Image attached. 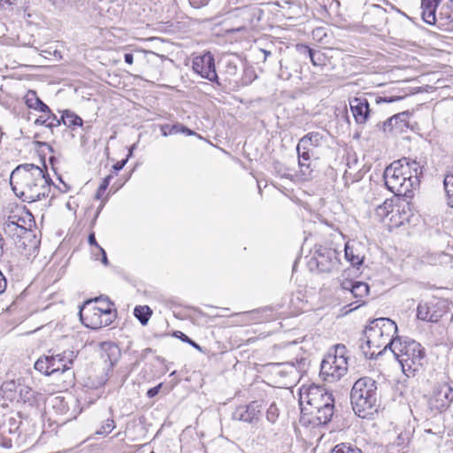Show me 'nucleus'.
Instances as JSON below:
<instances>
[{
    "label": "nucleus",
    "instance_id": "20",
    "mask_svg": "<svg viewBox=\"0 0 453 453\" xmlns=\"http://www.w3.org/2000/svg\"><path fill=\"white\" fill-rule=\"evenodd\" d=\"M25 103L30 109L50 114L51 111L38 96L35 91L28 90L25 96Z\"/></svg>",
    "mask_w": 453,
    "mask_h": 453
},
{
    "label": "nucleus",
    "instance_id": "26",
    "mask_svg": "<svg viewBox=\"0 0 453 453\" xmlns=\"http://www.w3.org/2000/svg\"><path fill=\"white\" fill-rule=\"evenodd\" d=\"M298 153V165L303 175L307 176L311 173L310 165L307 163L311 158V148L307 147L306 150H297Z\"/></svg>",
    "mask_w": 453,
    "mask_h": 453
},
{
    "label": "nucleus",
    "instance_id": "7",
    "mask_svg": "<svg viewBox=\"0 0 453 453\" xmlns=\"http://www.w3.org/2000/svg\"><path fill=\"white\" fill-rule=\"evenodd\" d=\"M383 178L387 188L398 196L411 197L412 191L420 184L419 179L407 180L406 177L395 170V165H391L385 169Z\"/></svg>",
    "mask_w": 453,
    "mask_h": 453
},
{
    "label": "nucleus",
    "instance_id": "19",
    "mask_svg": "<svg viewBox=\"0 0 453 453\" xmlns=\"http://www.w3.org/2000/svg\"><path fill=\"white\" fill-rule=\"evenodd\" d=\"M325 140V136L320 132H311L302 137L297 144L296 150H306L307 147H319Z\"/></svg>",
    "mask_w": 453,
    "mask_h": 453
},
{
    "label": "nucleus",
    "instance_id": "28",
    "mask_svg": "<svg viewBox=\"0 0 453 453\" xmlns=\"http://www.w3.org/2000/svg\"><path fill=\"white\" fill-rule=\"evenodd\" d=\"M93 301L96 302V304L97 303H99L100 305H97V309L105 310V311H104L103 315L105 318H108L111 321H113V319L116 317V313H115V311L112 309V305H113L112 303H111L107 297H105V298L97 297V298H95Z\"/></svg>",
    "mask_w": 453,
    "mask_h": 453
},
{
    "label": "nucleus",
    "instance_id": "49",
    "mask_svg": "<svg viewBox=\"0 0 453 453\" xmlns=\"http://www.w3.org/2000/svg\"><path fill=\"white\" fill-rule=\"evenodd\" d=\"M279 77L285 81H288L291 78V73L288 71V67L283 66V65L281 63H280V70L279 73Z\"/></svg>",
    "mask_w": 453,
    "mask_h": 453
},
{
    "label": "nucleus",
    "instance_id": "4",
    "mask_svg": "<svg viewBox=\"0 0 453 453\" xmlns=\"http://www.w3.org/2000/svg\"><path fill=\"white\" fill-rule=\"evenodd\" d=\"M393 354L402 366L403 372L410 377L423 366L425 349L420 343L411 339L397 338Z\"/></svg>",
    "mask_w": 453,
    "mask_h": 453
},
{
    "label": "nucleus",
    "instance_id": "2",
    "mask_svg": "<svg viewBox=\"0 0 453 453\" xmlns=\"http://www.w3.org/2000/svg\"><path fill=\"white\" fill-rule=\"evenodd\" d=\"M299 403L303 417L308 416V422L312 426L327 424L334 414V399L326 388L311 385L302 388Z\"/></svg>",
    "mask_w": 453,
    "mask_h": 453
},
{
    "label": "nucleus",
    "instance_id": "59",
    "mask_svg": "<svg viewBox=\"0 0 453 453\" xmlns=\"http://www.w3.org/2000/svg\"><path fill=\"white\" fill-rule=\"evenodd\" d=\"M373 9L380 14H384L385 11L379 4H372Z\"/></svg>",
    "mask_w": 453,
    "mask_h": 453
},
{
    "label": "nucleus",
    "instance_id": "8",
    "mask_svg": "<svg viewBox=\"0 0 453 453\" xmlns=\"http://www.w3.org/2000/svg\"><path fill=\"white\" fill-rule=\"evenodd\" d=\"M308 265L311 270L317 269L320 273H332L339 267V252L334 249L321 245L315 246Z\"/></svg>",
    "mask_w": 453,
    "mask_h": 453
},
{
    "label": "nucleus",
    "instance_id": "14",
    "mask_svg": "<svg viewBox=\"0 0 453 453\" xmlns=\"http://www.w3.org/2000/svg\"><path fill=\"white\" fill-rule=\"evenodd\" d=\"M50 357V372L55 374L57 372H64L71 369L76 354L73 350H65L58 355Z\"/></svg>",
    "mask_w": 453,
    "mask_h": 453
},
{
    "label": "nucleus",
    "instance_id": "43",
    "mask_svg": "<svg viewBox=\"0 0 453 453\" xmlns=\"http://www.w3.org/2000/svg\"><path fill=\"white\" fill-rule=\"evenodd\" d=\"M403 98L401 96H378L375 98L376 104L380 103H393L399 101Z\"/></svg>",
    "mask_w": 453,
    "mask_h": 453
},
{
    "label": "nucleus",
    "instance_id": "18",
    "mask_svg": "<svg viewBox=\"0 0 453 453\" xmlns=\"http://www.w3.org/2000/svg\"><path fill=\"white\" fill-rule=\"evenodd\" d=\"M436 23L445 29L453 28V0L441 7Z\"/></svg>",
    "mask_w": 453,
    "mask_h": 453
},
{
    "label": "nucleus",
    "instance_id": "42",
    "mask_svg": "<svg viewBox=\"0 0 453 453\" xmlns=\"http://www.w3.org/2000/svg\"><path fill=\"white\" fill-rule=\"evenodd\" d=\"M278 417L279 409L277 405L274 403H273L266 410V419L271 423H274Z\"/></svg>",
    "mask_w": 453,
    "mask_h": 453
},
{
    "label": "nucleus",
    "instance_id": "61",
    "mask_svg": "<svg viewBox=\"0 0 453 453\" xmlns=\"http://www.w3.org/2000/svg\"><path fill=\"white\" fill-rule=\"evenodd\" d=\"M16 1L17 0H0V2L2 4H9V5L15 4Z\"/></svg>",
    "mask_w": 453,
    "mask_h": 453
},
{
    "label": "nucleus",
    "instance_id": "17",
    "mask_svg": "<svg viewBox=\"0 0 453 453\" xmlns=\"http://www.w3.org/2000/svg\"><path fill=\"white\" fill-rule=\"evenodd\" d=\"M441 0H422L421 1V15L423 20L429 24L434 25L437 22L436 9L440 4Z\"/></svg>",
    "mask_w": 453,
    "mask_h": 453
},
{
    "label": "nucleus",
    "instance_id": "52",
    "mask_svg": "<svg viewBox=\"0 0 453 453\" xmlns=\"http://www.w3.org/2000/svg\"><path fill=\"white\" fill-rule=\"evenodd\" d=\"M127 162V158L126 159H123V160H120V161H118L114 165H113V169L115 171H120L121 169H123V167L126 165Z\"/></svg>",
    "mask_w": 453,
    "mask_h": 453
},
{
    "label": "nucleus",
    "instance_id": "39",
    "mask_svg": "<svg viewBox=\"0 0 453 453\" xmlns=\"http://www.w3.org/2000/svg\"><path fill=\"white\" fill-rule=\"evenodd\" d=\"M310 60L315 66H325L326 65L327 57L321 50H314Z\"/></svg>",
    "mask_w": 453,
    "mask_h": 453
},
{
    "label": "nucleus",
    "instance_id": "9",
    "mask_svg": "<svg viewBox=\"0 0 453 453\" xmlns=\"http://www.w3.org/2000/svg\"><path fill=\"white\" fill-rule=\"evenodd\" d=\"M104 311V309H97L95 301H86L79 312L82 324L91 329H99L109 326L112 321L103 315Z\"/></svg>",
    "mask_w": 453,
    "mask_h": 453
},
{
    "label": "nucleus",
    "instance_id": "6",
    "mask_svg": "<svg viewBox=\"0 0 453 453\" xmlns=\"http://www.w3.org/2000/svg\"><path fill=\"white\" fill-rule=\"evenodd\" d=\"M347 349L344 345H336L334 353H328L323 359L320 372L330 382L340 380L348 371Z\"/></svg>",
    "mask_w": 453,
    "mask_h": 453
},
{
    "label": "nucleus",
    "instance_id": "5",
    "mask_svg": "<svg viewBox=\"0 0 453 453\" xmlns=\"http://www.w3.org/2000/svg\"><path fill=\"white\" fill-rule=\"evenodd\" d=\"M365 332L366 344H372L376 349L382 348L380 350L382 352L388 349L393 352V344L399 338L398 336L394 337L397 332L396 324L388 318H380L373 320Z\"/></svg>",
    "mask_w": 453,
    "mask_h": 453
},
{
    "label": "nucleus",
    "instance_id": "57",
    "mask_svg": "<svg viewBox=\"0 0 453 453\" xmlns=\"http://www.w3.org/2000/svg\"><path fill=\"white\" fill-rule=\"evenodd\" d=\"M161 130H162V133H163V135H164V136H167V135H169V134H169L170 126H168V125L163 126V127H161Z\"/></svg>",
    "mask_w": 453,
    "mask_h": 453
},
{
    "label": "nucleus",
    "instance_id": "41",
    "mask_svg": "<svg viewBox=\"0 0 453 453\" xmlns=\"http://www.w3.org/2000/svg\"><path fill=\"white\" fill-rule=\"evenodd\" d=\"M115 427V422L112 418H107L104 420L98 430L96 431V434L107 435Z\"/></svg>",
    "mask_w": 453,
    "mask_h": 453
},
{
    "label": "nucleus",
    "instance_id": "46",
    "mask_svg": "<svg viewBox=\"0 0 453 453\" xmlns=\"http://www.w3.org/2000/svg\"><path fill=\"white\" fill-rule=\"evenodd\" d=\"M178 334H180V339L184 342H187L188 344H190L191 346H193L195 349H198V350H201V347L196 343L194 341H192L188 336H187L185 334H183L182 332H178Z\"/></svg>",
    "mask_w": 453,
    "mask_h": 453
},
{
    "label": "nucleus",
    "instance_id": "1",
    "mask_svg": "<svg viewBox=\"0 0 453 453\" xmlns=\"http://www.w3.org/2000/svg\"><path fill=\"white\" fill-rule=\"evenodd\" d=\"M10 184L14 194L27 203L49 197L52 180L43 170L34 164L18 165L11 173Z\"/></svg>",
    "mask_w": 453,
    "mask_h": 453
},
{
    "label": "nucleus",
    "instance_id": "25",
    "mask_svg": "<svg viewBox=\"0 0 453 453\" xmlns=\"http://www.w3.org/2000/svg\"><path fill=\"white\" fill-rule=\"evenodd\" d=\"M409 443V436L407 434H399L393 442L388 446L390 453H399L403 451Z\"/></svg>",
    "mask_w": 453,
    "mask_h": 453
},
{
    "label": "nucleus",
    "instance_id": "27",
    "mask_svg": "<svg viewBox=\"0 0 453 453\" xmlns=\"http://www.w3.org/2000/svg\"><path fill=\"white\" fill-rule=\"evenodd\" d=\"M61 120L63 124L69 128L81 127L83 124L82 119L70 111H65L63 112Z\"/></svg>",
    "mask_w": 453,
    "mask_h": 453
},
{
    "label": "nucleus",
    "instance_id": "44",
    "mask_svg": "<svg viewBox=\"0 0 453 453\" xmlns=\"http://www.w3.org/2000/svg\"><path fill=\"white\" fill-rule=\"evenodd\" d=\"M297 50L300 52V54L303 55L304 57H307L311 58V54L314 52L315 50L311 49L307 45H297Z\"/></svg>",
    "mask_w": 453,
    "mask_h": 453
},
{
    "label": "nucleus",
    "instance_id": "34",
    "mask_svg": "<svg viewBox=\"0 0 453 453\" xmlns=\"http://www.w3.org/2000/svg\"><path fill=\"white\" fill-rule=\"evenodd\" d=\"M360 342L359 348L366 358L372 359L382 353V351L376 352L377 349H374L372 344H366L365 334L362 339H360Z\"/></svg>",
    "mask_w": 453,
    "mask_h": 453
},
{
    "label": "nucleus",
    "instance_id": "47",
    "mask_svg": "<svg viewBox=\"0 0 453 453\" xmlns=\"http://www.w3.org/2000/svg\"><path fill=\"white\" fill-rule=\"evenodd\" d=\"M355 283L356 281L352 280L344 279L341 283V287L342 289L349 290L351 293L355 286Z\"/></svg>",
    "mask_w": 453,
    "mask_h": 453
},
{
    "label": "nucleus",
    "instance_id": "3",
    "mask_svg": "<svg viewBox=\"0 0 453 453\" xmlns=\"http://www.w3.org/2000/svg\"><path fill=\"white\" fill-rule=\"evenodd\" d=\"M350 400L353 411L359 417L372 414L379 400L376 381L370 377L358 379L352 387Z\"/></svg>",
    "mask_w": 453,
    "mask_h": 453
},
{
    "label": "nucleus",
    "instance_id": "13",
    "mask_svg": "<svg viewBox=\"0 0 453 453\" xmlns=\"http://www.w3.org/2000/svg\"><path fill=\"white\" fill-rule=\"evenodd\" d=\"M262 410V403L253 401L248 405L238 406L233 412V418L239 421L253 423L258 419Z\"/></svg>",
    "mask_w": 453,
    "mask_h": 453
},
{
    "label": "nucleus",
    "instance_id": "56",
    "mask_svg": "<svg viewBox=\"0 0 453 453\" xmlns=\"http://www.w3.org/2000/svg\"><path fill=\"white\" fill-rule=\"evenodd\" d=\"M100 252L103 255V257H102L103 264H104L105 265H108V259H107V257H106V253H105V251H104V250L103 248H100Z\"/></svg>",
    "mask_w": 453,
    "mask_h": 453
},
{
    "label": "nucleus",
    "instance_id": "24",
    "mask_svg": "<svg viewBox=\"0 0 453 453\" xmlns=\"http://www.w3.org/2000/svg\"><path fill=\"white\" fill-rule=\"evenodd\" d=\"M17 246L20 252L27 258L35 256L37 253L36 242L27 239V237L20 238Z\"/></svg>",
    "mask_w": 453,
    "mask_h": 453
},
{
    "label": "nucleus",
    "instance_id": "12",
    "mask_svg": "<svg viewBox=\"0 0 453 453\" xmlns=\"http://www.w3.org/2000/svg\"><path fill=\"white\" fill-rule=\"evenodd\" d=\"M391 165H395V170L399 172L406 180L419 179L423 174L424 165L417 161L407 157H403L397 161H394Z\"/></svg>",
    "mask_w": 453,
    "mask_h": 453
},
{
    "label": "nucleus",
    "instance_id": "11",
    "mask_svg": "<svg viewBox=\"0 0 453 453\" xmlns=\"http://www.w3.org/2000/svg\"><path fill=\"white\" fill-rule=\"evenodd\" d=\"M444 305L437 299L427 303H420L417 307V318L429 322H437L443 316Z\"/></svg>",
    "mask_w": 453,
    "mask_h": 453
},
{
    "label": "nucleus",
    "instance_id": "51",
    "mask_svg": "<svg viewBox=\"0 0 453 453\" xmlns=\"http://www.w3.org/2000/svg\"><path fill=\"white\" fill-rule=\"evenodd\" d=\"M189 4L195 8H201L206 5L210 0H188Z\"/></svg>",
    "mask_w": 453,
    "mask_h": 453
},
{
    "label": "nucleus",
    "instance_id": "62",
    "mask_svg": "<svg viewBox=\"0 0 453 453\" xmlns=\"http://www.w3.org/2000/svg\"><path fill=\"white\" fill-rule=\"evenodd\" d=\"M105 381H106V379H105V378H103V379L98 382V384H97V385H96L95 387H96V388L100 387V386L104 385V384L105 383Z\"/></svg>",
    "mask_w": 453,
    "mask_h": 453
},
{
    "label": "nucleus",
    "instance_id": "48",
    "mask_svg": "<svg viewBox=\"0 0 453 453\" xmlns=\"http://www.w3.org/2000/svg\"><path fill=\"white\" fill-rule=\"evenodd\" d=\"M111 179V175H108L107 177H105L103 180L102 183L100 184V186L98 188L97 196H99L101 193H103L106 190V188H108V186L110 184Z\"/></svg>",
    "mask_w": 453,
    "mask_h": 453
},
{
    "label": "nucleus",
    "instance_id": "33",
    "mask_svg": "<svg viewBox=\"0 0 453 453\" xmlns=\"http://www.w3.org/2000/svg\"><path fill=\"white\" fill-rule=\"evenodd\" d=\"M369 294V286L363 281H356L351 295L357 298V303L362 302V299Z\"/></svg>",
    "mask_w": 453,
    "mask_h": 453
},
{
    "label": "nucleus",
    "instance_id": "36",
    "mask_svg": "<svg viewBox=\"0 0 453 453\" xmlns=\"http://www.w3.org/2000/svg\"><path fill=\"white\" fill-rule=\"evenodd\" d=\"M35 369L46 375H51L50 372V357L44 356L37 359L35 363Z\"/></svg>",
    "mask_w": 453,
    "mask_h": 453
},
{
    "label": "nucleus",
    "instance_id": "58",
    "mask_svg": "<svg viewBox=\"0 0 453 453\" xmlns=\"http://www.w3.org/2000/svg\"><path fill=\"white\" fill-rule=\"evenodd\" d=\"M4 240L2 236V234H0V257L4 254Z\"/></svg>",
    "mask_w": 453,
    "mask_h": 453
},
{
    "label": "nucleus",
    "instance_id": "38",
    "mask_svg": "<svg viewBox=\"0 0 453 453\" xmlns=\"http://www.w3.org/2000/svg\"><path fill=\"white\" fill-rule=\"evenodd\" d=\"M36 125H44L48 127H57L60 124V121L57 119V117L51 112L48 114L47 119H43L42 116L38 118L35 122Z\"/></svg>",
    "mask_w": 453,
    "mask_h": 453
},
{
    "label": "nucleus",
    "instance_id": "21",
    "mask_svg": "<svg viewBox=\"0 0 453 453\" xmlns=\"http://www.w3.org/2000/svg\"><path fill=\"white\" fill-rule=\"evenodd\" d=\"M119 349L118 346L111 342H104L102 345V357L104 362H108L110 366H112L118 360L119 356Z\"/></svg>",
    "mask_w": 453,
    "mask_h": 453
},
{
    "label": "nucleus",
    "instance_id": "23",
    "mask_svg": "<svg viewBox=\"0 0 453 453\" xmlns=\"http://www.w3.org/2000/svg\"><path fill=\"white\" fill-rule=\"evenodd\" d=\"M222 73L225 75L226 81L229 83L236 82V77L238 74V60L236 58L226 59Z\"/></svg>",
    "mask_w": 453,
    "mask_h": 453
},
{
    "label": "nucleus",
    "instance_id": "40",
    "mask_svg": "<svg viewBox=\"0 0 453 453\" xmlns=\"http://www.w3.org/2000/svg\"><path fill=\"white\" fill-rule=\"evenodd\" d=\"M405 116V112L398 113L394 115L393 117L388 119L382 124V129L384 132L391 131L394 127L398 123V120L403 121V118Z\"/></svg>",
    "mask_w": 453,
    "mask_h": 453
},
{
    "label": "nucleus",
    "instance_id": "10",
    "mask_svg": "<svg viewBox=\"0 0 453 453\" xmlns=\"http://www.w3.org/2000/svg\"><path fill=\"white\" fill-rule=\"evenodd\" d=\"M192 68L201 77L207 79L210 81H215L218 85H220L215 69L214 58L211 52H206L201 56L194 58Z\"/></svg>",
    "mask_w": 453,
    "mask_h": 453
},
{
    "label": "nucleus",
    "instance_id": "45",
    "mask_svg": "<svg viewBox=\"0 0 453 453\" xmlns=\"http://www.w3.org/2000/svg\"><path fill=\"white\" fill-rule=\"evenodd\" d=\"M180 132H187L188 134H192V132L188 129L187 127L181 126V125H173L172 127H170V130H169V134H176V133H180Z\"/></svg>",
    "mask_w": 453,
    "mask_h": 453
},
{
    "label": "nucleus",
    "instance_id": "54",
    "mask_svg": "<svg viewBox=\"0 0 453 453\" xmlns=\"http://www.w3.org/2000/svg\"><path fill=\"white\" fill-rule=\"evenodd\" d=\"M88 242L90 245H95L100 250L101 247L97 244L96 241L95 234L92 233L88 235Z\"/></svg>",
    "mask_w": 453,
    "mask_h": 453
},
{
    "label": "nucleus",
    "instance_id": "37",
    "mask_svg": "<svg viewBox=\"0 0 453 453\" xmlns=\"http://www.w3.org/2000/svg\"><path fill=\"white\" fill-rule=\"evenodd\" d=\"M331 453H363L357 446L348 443H340L334 447Z\"/></svg>",
    "mask_w": 453,
    "mask_h": 453
},
{
    "label": "nucleus",
    "instance_id": "32",
    "mask_svg": "<svg viewBox=\"0 0 453 453\" xmlns=\"http://www.w3.org/2000/svg\"><path fill=\"white\" fill-rule=\"evenodd\" d=\"M134 314L137 318V319L141 322V324L145 326V325H147V323L152 314V311L147 305L137 306L134 308Z\"/></svg>",
    "mask_w": 453,
    "mask_h": 453
},
{
    "label": "nucleus",
    "instance_id": "15",
    "mask_svg": "<svg viewBox=\"0 0 453 453\" xmlns=\"http://www.w3.org/2000/svg\"><path fill=\"white\" fill-rule=\"evenodd\" d=\"M350 111L357 124H365L370 115L369 103L366 97H354L349 101Z\"/></svg>",
    "mask_w": 453,
    "mask_h": 453
},
{
    "label": "nucleus",
    "instance_id": "63",
    "mask_svg": "<svg viewBox=\"0 0 453 453\" xmlns=\"http://www.w3.org/2000/svg\"><path fill=\"white\" fill-rule=\"evenodd\" d=\"M8 226H18V225L15 224L14 222H11L10 224H8Z\"/></svg>",
    "mask_w": 453,
    "mask_h": 453
},
{
    "label": "nucleus",
    "instance_id": "22",
    "mask_svg": "<svg viewBox=\"0 0 453 453\" xmlns=\"http://www.w3.org/2000/svg\"><path fill=\"white\" fill-rule=\"evenodd\" d=\"M238 15L250 25L256 26L261 19L262 11L257 7H244L239 10Z\"/></svg>",
    "mask_w": 453,
    "mask_h": 453
},
{
    "label": "nucleus",
    "instance_id": "35",
    "mask_svg": "<svg viewBox=\"0 0 453 453\" xmlns=\"http://www.w3.org/2000/svg\"><path fill=\"white\" fill-rule=\"evenodd\" d=\"M277 374L280 376H289L295 379L297 375V371L296 366L293 364L286 363L280 364L277 369Z\"/></svg>",
    "mask_w": 453,
    "mask_h": 453
},
{
    "label": "nucleus",
    "instance_id": "64",
    "mask_svg": "<svg viewBox=\"0 0 453 453\" xmlns=\"http://www.w3.org/2000/svg\"><path fill=\"white\" fill-rule=\"evenodd\" d=\"M134 146H133V147L130 149V150H129V156H130V155L132 154V152L134 151Z\"/></svg>",
    "mask_w": 453,
    "mask_h": 453
},
{
    "label": "nucleus",
    "instance_id": "30",
    "mask_svg": "<svg viewBox=\"0 0 453 453\" xmlns=\"http://www.w3.org/2000/svg\"><path fill=\"white\" fill-rule=\"evenodd\" d=\"M394 211V203L392 199H386L381 204L377 205L375 215L380 220H383Z\"/></svg>",
    "mask_w": 453,
    "mask_h": 453
},
{
    "label": "nucleus",
    "instance_id": "50",
    "mask_svg": "<svg viewBox=\"0 0 453 453\" xmlns=\"http://www.w3.org/2000/svg\"><path fill=\"white\" fill-rule=\"evenodd\" d=\"M20 395L24 397V400H30L33 397V393L29 388H24L20 389Z\"/></svg>",
    "mask_w": 453,
    "mask_h": 453
},
{
    "label": "nucleus",
    "instance_id": "29",
    "mask_svg": "<svg viewBox=\"0 0 453 453\" xmlns=\"http://www.w3.org/2000/svg\"><path fill=\"white\" fill-rule=\"evenodd\" d=\"M444 189L448 198V204L453 208V166H451L443 180Z\"/></svg>",
    "mask_w": 453,
    "mask_h": 453
},
{
    "label": "nucleus",
    "instance_id": "16",
    "mask_svg": "<svg viewBox=\"0 0 453 453\" xmlns=\"http://www.w3.org/2000/svg\"><path fill=\"white\" fill-rule=\"evenodd\" d=\"M451 388L443 385L435 389L429 399V406L432 410L441 411L445 410L450 402L449 394Z\"/></svg>",
    "mask_w": 453,
    "mask_h": 453
},
{
    "label": "nucleus",
    "instance_id": "55",
    "mask_svg": "<svg viewBox=\"0 0 453 453\" xmlns=\"http://www.w3.org/2000/svg\"><path fill=\"white\" fill-rule=\"evenodd\" d=\"M124 59L126 63L132 65L134 62V56L131 53H125Z\"/></svg>",
    "mask_w": 453,
    "mask_h": 453
},
{
    "label": "nucleus",
    "instance_id": "31",
    "mask_svg": "<svg viewBox=\"0 0 453 453\" xmlns=\"http://www.w3.org/2000/svg\"><path fill=\"white\" fill-rule=\"evenodd\" d=\"M345 257L348 261L350 262L352 265H359L363 262V257L359 253L355 252V247L353 244L347 242L345 244Z\"/></svg>",
    "mask_w": 453,
    "mask_h": 453
},
{
    "label": "nucleus",
    "instance_id": "53",
    "mask_svg": "<svg viewBox=\"0 0 453 453\" xmlns=\"http://www.w3.org/2000/svg\"><path fill=\"white\" fill-rule=\"evenodd\" d=\"M160 388H161V385H158L157 387L150 388L147 392V395L149 397H154L156 395H157Z\"/></svg>",
    "mask_w": 453,
    "mask_h": 453
},
{
    "label": "nucleus",
    "instance_id": "60",
    "mask_svg": "<svg viewBox=\"0 0 453 453\" xmlns=\"http://www.w3.org/2000/svg\"><path fill=\"white\" fill-rule=\"evenodd\" d=\"M261 52L264 54V61H265L267 58L271 55V52L266 50H261Z\"/></svg>",
    "mask_w": 453,
    "mask_h": 453
}]
</instances>
